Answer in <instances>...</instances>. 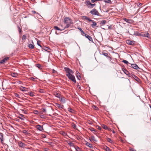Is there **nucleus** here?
Returning a JSON list of instances; mask_svg holds the SVG:
<instances>
[{"label": "nucleus", "mask_w": 151, "mask_h": 151, "mask_svg": "<svg viewBox=\"0 0 151 151\" xmlns=\"http://www.w3.org/2000/svg\"><path fill=\"white\" fill-rule=\"evenodd\" d=\"M124 20L126 22L130 24H131L133 22V20L131 19H128L126 18L124 19Z\"/></svg>", "instance_id": "13"}, {"label": "nucleus", "mask_w": 151, "mask_h": 151, "mask_svg": "<svg viewBox=\"0 0 151 151\" xmlns=\"http://www.w3.org/2000/svg\"><path fill=\"white\" fill-rule=\"evenodd\" d=\"M11 75L13 77H16L17 76L18 74L15 73H11Z\"/></svg>", "instance_id": "22"}, {"label": "nucleus", "mask_w": 151, "mask_h": 151, "mask_svg": "<svg viewBox=\"0 0 151 151\" xmlns=\"http://www.w3.org/2000/svg\"><path fill=\"white\" fill-rule=\"evenodd\" d=\"M76 149L77 151H79L80 150V148L78 147H77Z\"/></svg>", "instance_id": "52"}, {"label": "nucleus", "mask_w": 151, "mask_h": 151, "mask_svg": "<svg viewBox=\"0 0 151 151\" xmlns=\"http://www.w3.org/2000/svg\"><path fill=\"white\" fill-rule=\"evenodd\" d=\"M55 96L56 97H58L59 99V98H60V97L61 96V95L58 93H56L55 94Z\"/></svg>", "instance_id": "27"}, {"label": "nucleus", "mask_w": 151, "mask_h": 151, "mask_svg": "<svg viewBox=\"0 0 151 151\" xmlns=\"http://www.w3.org/2000/svg\"><path fill=\"white\" fill-rule=\"evenodd\" d=\"M104 2L106 3H107L109 4H112V2L110 0H105Z\"/></svg>", "instance_id": "35"}, {"label": "nucleus", "mask_w": 151, "mask_h": 151, "mask_svg": "<svg viewBox=\"0 0 151 151\" xmlns=\"http://www.w3.org/2000/svg\"><path fill=\"white\" fill-rule=\"evenodd\" d=\"M30 79H31V80L32 81H34L35 78L33 77H31L30 78Z\"/></svg>", "instance_id": "59"}, {"label": "nucleus", "mask_w": 151, "mask_h": 151, "mask_svg": "<svg viewBox=\"0 0 151 151\" xmlns=\"http://www.w3.org/2000/svg\"><path fill=\"white\" fill-rule=\"evenodd\" d=\"M39 91L41 93H44L45 92V91L42 89H40Z\"/></svg>", "instance_id": "43"}, {"label": "nucleus", "mask_w": 151, "mask_h": 151, "mask_svg": "<svg viewBox=\"0 0 151 151\" xmlns=\"http://www.w3.org/2000/svg\"><path fill=\"white\" fill-rule=\"evenodd\" d=\"M130 151H136V150H135L134 149V148H131L130 149Z\"/></svg>", "instance_id": "56"}, {"label": "nucleus", "mask_w": 151, "mask_h": 151, "mask_svg": "<svg viewBox=\"0 0 151 151\" xmlns=\"http://www.w3.org/2000/svg\"><path fill=\"white\" fill-rule=\"evenodd\" d=\"M41 42V41L39 40H38L37 41V45L40 46V47H42V46H41V45H40V43Z\"/></svg>", "instance_id": "42"}, {"label": "nucleus", "mask_w": 151, "mask_h": 151, "mask_svg": "<svg viewBox=\"0 0 151 151\" xmlns=\"http://www.w3.org/2000/svg\"><path fill=\"white\" fill-rule=\"evenodd\" d=\"M122 70L123 71L124 73L127 75H128L129 74V71L126 69L123 68L122 69Z\"/></svg>", "instance_id": "17"}, {"label": "nucleus", "mask_w": 151, "mask_h": 151, "mask_svg": "<svg viewBox=\"0 0 151 151\" xmlns=\"http://www.w3.org/2000/svg\"><path fill=\"white\" fill-rule=\"evenodd\" d=\"M130 67H132L133 68L135 69H138L139 68L138 66L136 64H130V65L129 66Z\"/></svg>", "instance_id": "7"}, {"label": "nucleus", "mask_w": 151, "mask_h": 151, "mask_svg": "<svg viewBox=\"0 0 151 151\" xmlns=\"http://www.w3.org/2000/svg\"><path fill=\"white\" fill-rule=\"evenodd\" d=\"M82 17L83 19L84 20H88L89 18L86 16H83Z\"/></svg>", "instance_id": "30"}, {"label": "nucleus", "mask_w": 151, "mask_h": 151, "mask_svg": "<svg viewBox=\"0 0 151 151\" xmlns=\"http://www.w3.org/2000/svg\"><path fill=\"white\" fill-rule=\"evenodd\" d=\"M18 145L19 147H23L25 146V144L23 143L21 141L19 142L18 143Z\"/></svg>", "instance_id": "11"}, {"label": "nucleus", "mask_w": 151, "mask_h": 151, "mask_svg": "<svg viewBox=\"0 0 151 151\" xmlns=\"http://www.w3.org/2000/svg\"><path fill=\"white\" fill-rule=\"evenodd\" d=\"M68 110L71 113H73L74 111V110L70 108H68Z\"/></svg>", "instance_id": "37"}, {"label": "nucleus", "mask_w": 151, "mask_h": 151, "mask_svg": "<svg viewBox=\"0 0 151 151\" xmlns=\"http://www.w3.org/2000/svg\"><path fill=\"white\" fill-rule=\"evenodd\" d=\"M85 3L88 7L92 8H93L95 5V4H92L89 1L87 0L86 1Z\"/></svg>", "instance_id": "3"}, {"label": "nucleus", "mask_w": 151, "mask_h": 151, "mask_svg": "<svg viewBox=\"0 0 151 151\" xmlns=\"http://www.w3.org/2000/svg\"><path fill=\"white\" fill-rule=\"evenodd\" d=\"M71 24H73L67 23V24L65 27L64 28H68Z\"/></svg>", "instance_id": "32"}, {"label": "nucleus", "mask_w": 151, "mask_h": 151, "mask_svg": "<svg viewBox=\"0 0 151 151\" xmlns=\"http://www.w3.org/2000/svg\"><path fill=\"white\" fill-rule=\"evenodd\" d=\"M19 118L20 119H21L22 120H24L25 118L24 116V115L22 114H20L19 115Z\"/></svg>", "instance_id": "21"}, {"label": "nucleus", "mask_w": 151, "mask_h": 151, "mask_svg": "<svg viewBox=\"0 0 151 151\" xmlns=\"http://www.w3.org/2000/svg\"><path fill=\"white\" fill-rule=\"evenodd\" d=\"M0 139L1 143H3L4 140L3 134L2 133L0 132Z\"/></svg>", "instance_id": "15"}, {"label": "nucleus", "mask_w": 151, "mask_h": 151, "mask_svg": "<svg viewBox=\"0 0 151 151\" xmlns=\"http://www.w3.org/2000/svg\"><path fill=\"white\" fill-rule=\"evenodd\" d=\"M90 129L91 131L92 132H93L94 134L95 133L94 132H95L96 131V129L93 128H91Z\"/></svg>", "instance_id": "31"}, {"label": "nucleus", "mask_w": 151, "mask_h": 151, "mask_svg": "<svg viewBox=\"0 0 151 151\" xmlns=\"http://www.w3.org/2000/svg\"><path fill=\"white\" fill-rule=\"evenodd\" d=\"M145 36L146 37H149L150 36V35L148 33H147L145 35Z\"/></svg>", "instance_id": "47"}, {"label": "nucleus", "mask_w": 151, "mask_h": 151, "mask_svg": "<svg viewBox=\"0 0 151 151\" xmlns=\"http://www.w3.org/2000/svg\"><path fill=\"white\" fill-rule=\"evenodd\" d=\"M92 23L93 24H91V26L92 27L94 28L95 27V26H96L97 24L96 22L94 21L93 22H92Z\"/></svg>", "instance_id": "24"}, {"label": "nucleus", "mask_w": 151, "mask_h": 151, "mask_svg": "<svg viewBox=\"0 0 151 151\" xmlns=\"http://www.w3.org/2000/svg\"><path fill=\"white\" fill-rule=\"evenodd\" d=\"M104 149L106 151H110V149L107 146H106L105 147Z\"/></svg>", "instance_id": "38"}, {"label": "nucleus", "mask_w": 151, "mask_h": 151, "mask_svg": "<svg viewBox=\"0 0 151 151\" xmlns=\"http://www.w3.org/2000/svg\"><path fill=\"white\" fill-rule=\"evenodd\" d=\"M112 25H110L109 27H108V28L109 29H113V27H112Z\"/></svg>", "instance_id": "53"}, {"label": "nucleus", "mask_w": 151, "mask_h": 151, "mask_svg": "<svg viewBox=\"0 0 151 151\" xmlns=\"http://www.w3.org/2000/svg\"><path fill=\"white\" fill-rule=\"evenodd\" d=\"M77 76L78 79H80V78H81V77L79 75V73H78H78H77Z\"/></svg>", "instance_id": "51"}, {"label": "nucleus", "mask_w": 151, "mask_h": 151, "mask_svg": "<svg viewBox=\"0 0 151 151\" xmlns=\"http://www.w3.org/2000/svg\"><path fill=\"white\" fill-rule=\"evenodd\" d=\"M68 78L75 83L76 82V81L74 76L72 74L67 76Z\"/></svg>", "instance_id": "4"}, {"label": "nucleus", "mask_w": 151, "mask_h": 151, "mask_svg": "<svg viewBox=\"0 0 151 151\" xmlns=\"http://www.w3.org/2000/svg\"><path fill=\"white\" fill-rule=\"evenodd\" d=\"M34 93L33 92H29V95L30 96L33 97L35 96V95L34 94Z\"/></svg>", "instance_id": "26"}, {"label": "nucleus", "mask_w": 151, "mask_h": 151, "mask_svg": "<svg viewBox=\"0 0 151 151\" xmlns=\"http://www.w3.org/2000/svg\"><path fill=\"white\" fill-rule=\"evenodd\" d=\"M54 28L56 30H60V31H62L63 29H60L57 26H55L54 27Z\"/></svg>", "instance_id": "29"}, {"label": "nucleus", "mask_w": 151, "mask_h": 151, "mask_svg": "<svg viewBox=\"0 0 151 151\" xmlns=\"http://www.w3.org/2000/svg\"><path fill=\"white\" fill-rule=\"evenodd\" d=\"M122 62L124 63H125L127 65H128V64L130 65V63H129L128 61H127L126 60H124L122 61Z\"/></svg>", "instance_id": "34"}, {"label": "nucleus", "mask_w": 151, "mask_h": 151, "mask_svg": "<svg viewBox=\"0 0 151 151\" xmlns=\"http://www.w3.org/2000/svg\"><path fill=\"white\" fill-rule=\"evenodd\" d=\"M102 127L103 128L105 129H109L108 127L106 125L104 124L102 125Z\"/></svg>", "instance_id": "33"}, {"label": "nucleus", "mask_w": 151, "mask_h": 151, "mask_svg": "<svg viewBox=\"0 0 151 151\" xmlns=\"http://www.w3.org/2000/svg\"><path fill=\"white\" fill-rule=\"evenodd\" d=\"M26 35H23L22 40H25L26 39Z\"/></svg>", "instance_id": "45"}, {"label": "nucleus", "mask_w": 151, "mask_h": 151, "mask_svg": "<svg viewBox=\"0 0 151 151\" xmlns=\"http://www.w3.org/2000/svg\"><path fill=\"white\" fill-rule=\"evenodd\" d=\"M60 101L63 103H64L66 102V99L64 97L61 96L60 98H59Z\"/></svg>", "instance_id": "8"}, {"label": "nucleus", "mask_w": 151, "mask_h": 151, "mask_svg": "<svg viewBox=\"0 0 151 151\" xmlns=\"http://www.w3.org/2000/svg\"><path fill=\"white\" fill-rule=\"evenodd\" d=\"M127 43L130 45H133L134 44V42L128 40L127 41Z\"/></svg>", "instance_id": "10"}, {"label": "nucleus", "mask_w": 151, "mask_h": 151, "mask_svg": "<svg viewBox=\"0 0 151 151\" xmlns=\"http://www.w3.org/2000/svg\"><path fill=\"white\" fill-rule=\"evenodd\" d=\"M28 47L32 49H33L34 47V45L31 44H29Z\"/></svg>", "instance_id": "25"}, {"label": "nucleus", "mask_w": 151, "mask_h": 151, "mask_svg": "<svg viewBox=\"0 0 151 151\" xmlns=\"http://www.w3.org/2000/svg\"><path fill=\"white\" fill-rule=\"evenodd\" d=\"M20 89L21 90L23 91H27L26 88L23 86H22Z\"/></svg>", "instance_id": "23"}, {"label": "nucleus", "mask_w": 151, "mask_h": 151, "mask_svg": "<svg viewBox=\"0 0 151 151\" xmlns=\"http://www.w3.org/2000/svg\"><path fill=\"white\" fill-rule=\"evenodd\" d=\"M85 36L90 41L93 42V39L91 37L88 35L85 34Z\"/></svg>", "instance_id": "12"}, {"label": "nucleus", "mask_w": 151, "mask_h": 151, "mask_svg": "<svg viewBox=\"0 0 151 151\" xmlns=\"http://www.w3.org/2000/svg\"><path fill=\"white\" fill-rule=\"evenodd\" d=\"M98 129H99L100 130L101 129V128L100 127H99V128H98Z\"/></svg>", "instance_id": "64"}, {"label": "nucleus", "mask_w": 151, "mask_h": 151, "mask_svg": "<svg viewBox=\"0 0 151 151\" xmlns=\"http://www.w3.org/2000/svg\"><path fill=\"white\" fill-rule=\"evenodd\" d=\"M9 59V57H6L4 58L3 59L0 61V63L1 64H3L4 63Z\"/></svg>", "instance_id": "9"}, {"label": "nucleus", "mask_w": 151, "mask_h": 151, "mask_svg": "<svg viewBox=\"0 0 151 151\" xmlns=\"http://www.w3.org/2000/svg\"><path fill=\"white\" fill-rule=\"evenodd\" d=\"M22 132L24 133H25V134H27V130H23V131H22Z\"/></svg>", "instance_id": "55"}, {"label": "nucleus", "mask_w": 151, "mask_h": 151, "mask_svg": "<svg viewBox=\"0 0 151 151\" xmlns=\"http://www.w3.org/2000/svg\"><path fill=\"white\" fill-rule=\"evenodd\" d=\"M38 111L37 110H35L34 111V113L35 114H38Z\"/></svg>", "instance_id": "57"}, {"label": "nucleus", "mask_w": 151, "mask_h": 151, "mask_svg": "<svg viewBox=\"0 0 151 151\" xmlns=\"http://www.w3.org/2000/svg\"><path fill=\"white\" fill-rule=\"evenodd\" d=\"M43 49L47 51L48 50L49 48L47 47H45Z\"/></svg>", "instance_id": "49"}, {"label": "nucleus", "mask_w": 151, "mask_h": 151, "mask_svg": "<svg viewBox=\"0 0 151 151\" xmlns=\"http://www.w3.org/2000/svg\"><path fill=\"white\" fill-rule=\"evenodd\" d=\"M15 95L16 97H17V98H19L20 97V96L17 93H15Z\"/></svg>", "instance_id": "50"}, {"label": "nucleus", "mask_w": 151, "mask_h": 151, "mask_svg": "<svg viewBox=\"0 0 151 151\" xmlns=\"http://www.w3.org/2000/svg\"><path fill=\"white\" fill-rule=\"evenodd\" d=\"M135 4H136V5L137 6H139V7L140 6L142 5V4L140 3H136Z\"/></svg>", "instance_id": "41"}, {"label": "nucleus", "mask_w": 151, "mask_h": 151, "mask_svg": "<svg viewBox=\"0 0 151 151\" xmlns=\"http://www.w3.org/2000/svg\"><path fill=\"white\" fill-rule=\"evenodd\" d=\"M64 69L67 73L66 76H68L73 73V71L68 68H65Z\"/></svg>", "instance_id": "2"}, {"label": "nucleus", "mask_w": 151, "mask_h": 151, "mask_svg": "<svg viewBox=\"0 0 151 151\" xmlns=\"http://www.w3.org/2000/svg\"><path fill=\"white\" fill-rule=\"evenodd\" d=\"M55 104L56 106L58 107L59 108L61 109L63 108V105H61V104L58 103H56Z\"/></svg>", "instance_id": "18"}, {"label": "nucleus", "mask_w": 151, "mask_h": 151, "mask_svg": "<svg viewBox=\"0 0 151 151\" xmlns=\"http://www.w3.org/2000/svg\"><path fill=\"white\" fill-rule=\"evenodd\" d=\"M64 23L67 24V23H70V24H73V22H72V20L70 19L68 17L65 18L64 19Z\"/></svg>", "instance_id": "5"}, {"label": "nucleus", "mask_w": 151, "mask_h": 151, "mask_svg": "<svg viewBox=\"0 0 151 151\" xmlns=\"http://www.w3.org/2000/svg\"><path fill=\"white\" fill-rule=\"evenodd\" d=\"M78 29L81 32V33L83 34H85V32H83V31L82 30L81 28L78 27Z\"/></svg>", "instance_id": "36"}, {"label": "nucleus", "mask_w": 151, "mask_h": 151, "mask_svg": "<svg viewBox=\"0 0 151 151\" xmlns=\"http://www.w3.org/2000/svg\"><path fill=\"white\" fill-rule=\"evenodd\" d=\"M90 13L93 15L99 16L100 15L99 13V12L96 9H95L91 10Z\"/></svg>", "instance_id": "1"}, {"label": "nucleus", "mask_w": 151, "mask_h": 151, "mask_svg": "<svg viewBox=\"0 0 151 151\" xmlns=\"http://www.w3.org/2000/svg\"><path fill=\"white\" fill-rule=\"evenodd\" d=\"M106 21L105 20H103L101 21L100 24L104 25L105 24Z\"/></svg>", "instance_id": "28"}, {"label": "nucleus", "mask_w": 151, "mask_h": 151, "mask_svg": "<svg viewBox=\"0 0 151 151\" xmlns=\"http://www.w3.org/2000/svg\"><path fill=\"white\" fill-rule=\"evenodd\" d=\"M88 21H90V22H93L94 21L93 20H92V19H89V18L88 19Z\"/></svg>", "instance_id": "60"}, {"label": "nucleus", "mask_w": 151, "mask_h": 151, "mask_svg": "<svg viewBox=\"0 0 151 151\" xmlns=\"http://www.w3.org/2000/svg\"><path fill=\"white\" fill-rule=\"evenodd\" d=\"M101 0H91V2L92 3H94L98 1H100Z\"/></svg>", "instance_id": "48"}, {"label": "nucleus", "mask_w": 151, "mask_h": 151, "mask_svg": "<svg viewBox=\"0 0 151 151\" xmlns=\"http://www.w3.org/2000/svg\"><path fill=\"white\" fill-rule=\"evenodd\" d=\"M89 140L91 142H96V139L94 136H91L90 138L89 139Z\"/></svg>", "instance_id": "14"}, {"label": "nucleus", "mask_w": 151, "mask_h": 151, "mask_svg": "<svg viewBox=\"0 0 151 151\" xmlns=\"http://www.w3.org/2000/svg\"><path fill=\"white\" fill-rule=\"evenodd\" d=\"M68 144L70 146H73L74 145L73 143L71 142H69L68 143Z\"/></svg>", "instance_id": "46"}, {"label": "nucleus", "mask_w": 151, "mask_h": 151, "mask_svg": "<svg viewBox=\"0 0 151 151\" xmlns=\"http://www.w3.org/2000/svg\"><path fill=\"white\" fill-rule=\"evenodd\" d=\"M52 72L53 73H57V71L56 70H55L54 69L52 70Z\"/></svg>", "instance_id": "54"}, {"label": "nucleus", "mask_w": 151, "mask_h": 151, "mask_svg": "<svg viewBox=\"0 0 151 151\" xmlns=\"http://www.w3.org/2000/svg\"><path fill=\"white\" fill-rule=\"evenodd\" d=\"M106 139L108 142H109V143L111 144H113L114 143L113 141L112 140H111L110 138H107Z\"/></svg>", "instance_id": "20"}, {"label": "nucleus", "mask_w": 151, "mask_h": 151, "mask_svg": "<svg viewBox=\"0 0 151 151\" xmlns=\"http://www.w3.org/2000/svg\"><path fill=\"white\" fill-rule=\"evenodd\" d=\"M35 127L36 128L40 131H42L43 130L42 126H41L40 125L38 124L36 125Z\"/></svg>", "instance_id": "6"}, {"label": "nucleus", "mask_w": 151, "mask_h": 151, "mask_svg": "<svg viewBox=\"0 0 151 151\" xmlns=\"http://www.w3.org/2000/svg\"><path fill=\"white\" fill-rule=\"evenodd\" d=\"M42 112L44 113H45L46 112V109H43L42 110Z\"/></svg>", "instance_id": "61"}, {"label": "nucleus", "mask_w": 151, "mask_h": 151, "mask_svg": "<svg viewBox=\"0 0 151 151\" xmlns=\"http://www.w3.org/2000/svg\"><path fill=\"white\" fill-rule=\"evenodd\" d=\"M134 78L136 81H138L139 80V79L138 78L137 76H134Z\"/></svg>", "instance_id": "40"}, {"label": "nucleus", "mask_w": 151, "mask_h": 151, "mask_svg": "<svg viewBox=\"0 0 151 151\" xmlns=\"http://www.w3.org/2000/svg\"><path fill=\"white\" fill-rule=\"evenodd\" d=\"M40 117L41 118H43L44 117V116L43 115H40Z\"/></svg>", "instance_id": "63"}, {"label": "nucleus", "mask_w": 151, "mask_h": 151, "mask_svg": "<svg viewBox=\"0 0 151 151\" xmlns=\"http://www.w3.org/2000/svg\"><path fill=\"white\" fill-rule=\"evenodd\" d=\"M37 67L39 68L40 69L41 68L42 66L40 64H37L36 65Z\"/></svg>", "instance_id": "44"}, {"label": "nucleus", "mask_w": 151, "mask_h": 151, "mask_svg": "<svg viewBox=\"0 0 151 151\" xmlns=\"http://www.w3.org/2000/svg\"><path fill=\"white\" fill-rule=\"evenodd\" d=\"M100 54L101 55H104L105 56L107 57L108 58H111L109 56H108V54L107 53L104 52H102L101 53L100 52Z\"/></svg>", "instance_id": "19"}, {"label": "nucleus", "mask_w": 151, "mask_h": 151, "mask_svg": "<svg viewBox=\"0 0 151 151\" xmlns=\"http://www.w3.org/2000/svg\"><path fill=\"white\" fill-rule=\"evenodd\" d=\"M32 13L33 14H35L36 12L35 11H32Z\"/></svg>", "instance_id": "62"}, {"label": "nucleus", "mask_w": 151, "mask_h": 151, "mask_svg": "<svg viewBox=\"0 0 151 151\" xmlns=\"http://www.w3.org/2000/svg\"><path fill=\"white\" fill-rule=\"evenodd\" d=\"M17 28L18 30V31L19 34L22 32V31L20 28V27L18 25L17 26Z\"/></svg>", "instance_id": "39"}, {"label": "nucleus", "mask_w": 151, "mask_h": 151, "mask_svg": "<svg viewBox=\"0 0 151 151\" xmlns=\"http://www.w3.org/2000/svg\"><path fill=\"white\" fill-rule=\"evenodd\" d=\"M72 126L73 127V128L74 129H75L76 127V124H73V125H72Z\"/></svg>", "instance_id": "58"}, {"label": "nucleus", "mask_w": 151, "mask_h": 151, "mask_svg": "<svg viewBox=\"0 0 151 151\" xmlns=\"http://www.w3.org/2000/svg\"><path fill=\"white\" fill-rule=\"evenodd\" d=\"M86 145L91 148H93V146L92 144H90V143L87 142L86 143Z\"/></svg>", "instance_id": "16"}]
</instances>
